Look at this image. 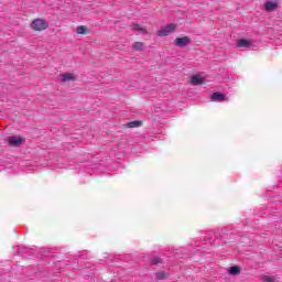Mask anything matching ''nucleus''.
<instances>
[{"label": "nucleus", "mask_w": 282, "mask_h": 282, "mask_svg": "<svg viewBox=\"0 0 282 282\" xmlns=\"http://www.w3.org/2000/svg\"><path fill=\"white\" fill-rule=\"evenodd\" d=\"M133 30L135 32H141L142 34H147V28L142 26V24H133Z\"/></svg>", "instance_id": "obj_12"}, {"label": "nucleus", "mask_w": 282, "mask_h": 282, "mask_svg": "<svg viewBox=\"0 0 282 282\" xmlns=\"http://www.w3.org/2000/svg\"><path fill=\"white\" fill-rule=\"evenodd\" d=\"M213 236L216 237V239H217L218 237H221V234L220 232H215V234H213Z\"/></svg>", "instance_id": "obj_19"}, {"label": "nucleus", "mask_w": 282, "mask_h": 282, "mask_svg": "<svg viewBox=\"0 0 282 282\" xmlns=\"http://www.w3.org/2000/svg\"><path fill=\"white\" fill-rule=\"evenodd\" d=\"M18 254H23V251H21V247H18Z\"/></svg>", "instance_id": "obj_20"}, {"label": "nucleus", "mask_w": 282, "mask_h": 282, "mask_svg": "<svg viewBox=\"0 0 282 282\" xmlns=\"http://www.w3.org/2000/svg\"><path fill=\"white\" fill-rule=\"evenodd\" d=\"M263 282H274V278L270 275H263L262 276Z\"/></svg>", "instance_id": "obj_16"}, {"label": "nucleus", "mask_w": 282, "mask_h": 282, "mask_svg": "<svg viewBox=\"0 0 282 282\" xmlns=\"http://www.w3.org/2000/svg\"><path fill=\"white\" fill-rule=\"evenodd\" d=\"M192 85H195V86H197V85H204V78H202V77L198 76V75H194V76L192 77Z\"/></svg>", "instance_id": "obj_9"}, {"label": "nucleus", "mask_w": 282, "mask_h": 282, "mask_svg": "<svg viewBox=\"0 0 282 282\" xmlns=\"http://www.w3.org/2000/svg\"><path fill=\"white\" fill-rule=\"evenodd\" d=\"M25 250V247H22Z\"/></svg>", "instance_id": "obj_21"}, {"label": "nucleus", "mask_w": 282, "mask_h": 282, "mask_svg": "<svg viewBox=\"0 0 282 282\" xmlns=\"http://www.w3.org/2000/svg\"><path fill=\"white\" fill-rule=\"evenodd\" d=\"M252 45V41L240 39L237 41V47H250Z\"/></svg>", "instance_id": "obj_7"}, {"label": "nucleus", "mask_w": 282, "mask_h": 282, "mask_svg": "<svg viewBox=\"0 0 282 282\" xmlns=\"http://www.w3.org/2000/svg\"><path fill=\"white\" fill-rule=\"evenodd\" d=\"M8 142L9 147H21L25 140L21 137H10Z\"/></svg>", "instance_id": "obj_4"}, {"label": "nucleus", "mask_w": 282, "mask_h": 282, "mask_svg": "<svg viewBox=\"0 0 282 282\" xmlns=\"http://www.w3.org/2000/svg\"><path fill=\"white\" fill-rule=\"evenodd\" d=\"M276 6H278L276 2L268 1L264 4V10L267 12H274V9L276 8Z\"/></svg>", "instance_id": "obj_8"}, {"label": "nucleus", "mask_w": 282, "mask_h": 282, "mask_svg": "<svg viewBox=\"0 0 282 282\" xmlns=\"http://www.w3.org/2000/svg\"><path fill=\"white\" fill-rule=\"evenodd\" d=\"M31 28L35 32H43V30H47V28H50V23L44 19H36L31 23Z\"/></svg>", "instance_id": "obj_1"}, {"label": "nucleus", "mask_w": 282, "mask_h": 282, "mask_svg": "<svg viewBox=\"0 0 282 282\" xmlns=\"http://www.w3.org/2000/svg\"><path fill=\"white\" fill-rule=\"evenodd\" d=\"M128 129H135L138 127H142V121H131L126 124Z\"/></svg>", "instance_id": "obj_11"}, {"label": "nucleus", "mask_w": 282, "mask_h": 282, "mask_svg": "<svg viewBox=\"0 0 282 282\" xmlns=\"http://www.w3.org/2000/svg\"><path fill=\"white\" fill-rule=\"evenodd\" d=\"M174 45L176 47H187V45H191V37L188 36L176 37L174 41Z\"/></svg>", "instance_id": "obj_3"}, {"label": "nucleus", "mask_w": 282, "mask_h": 282, "mask_svg": "<svg viewBox=\"0 0 282 282\" xmlns=\"http://www.w3.org/2000/svg\"><path fill=\"white\" fill-rule=\"evenodd\" d=\"M229 274H231V276H237L239 274H241V268L234 265L229 269Z\"/></svg>", "instance_id": "obj_10"}, {"label": "nucleus", "mask_w": 282, "mask_h": 282, "mask_svg": "<svg viewBox=\"0 0 282 282\" xmlns=\"http://www.w3.org/2000/svg\"><path fill=\"white\" fill-rule=\"evenodd\" d=\"M158 263H162V259H160V258H153V259H152V264H153V265H158Z\"/></svg>", "instance_id": "obj_17"}, {"label": "nucleus", "mask_w": 282, "mask_h": 282, "mask_svg": "<svg viewBox=\"0 0 282 282\" xmlns=\"http://www.w3.org/2000/svg\"><path fill=\"white\" fill-rule=\"evenodd\" d=\"M132 48L135 50V52H142V50H144V43L142 42H135L132 45Z\"/></svg>", "instance_id": "obj_13"}, {"label": "nucleus", "mask_w": 282, "mask_h": 282, "mask_svg": "<svg viewBox=\"0 0 282 282\" xmlns=\"http://www.w3.org/2000/svg\"><path fill=\"white\" fill-rule=\"evenodd\" d=\"M76 32L78 34H85V32H87V28L83 26V25L82 26H77Z\"/></svg>", "instance_id": "obj_15"}, {"label": "nucleus", "mask_w": 282, "mask_h": 282, "mask_svg": "<svg viewBox=\"0 0 282 282\" xmlns=\"http://www.w3.org/2000/svg\"><path fill=\"white\" fill-rule=\"evenodd\" d=\"M175 30H177V24L175 23L167 24L158 31V36H169V34H173Z\"/></svg>", "instance_id": "obj_2"}, {"label": "nucleus", "mask_w": 282, "mask_h": 282, "mask_svg": "<svg viewBox=\"0 0 282 282\" xmlns=\"http://www.w3.org/2000/svg\"><path fill=\"white\" fill-rule=\"evenodd\" d=\"M155 279H156L158 281H164V279H166V273H165L164 271L158 272V273L155 274Z\"/></svg>", "instance_id": "obj_14"}, {"label": "nucleus", "mask_w": 282, "mask_h": 282, "mask_svg": "<svg viewBox=\"0 0 282 282\" xmlns=\"http://www.w3.org/2000/svg\"><path fill=\"white\" fill-rule=\"evenodd\" d=\"M69 80H76V77L72 73H64L61 75L62 83H68Z\"/></svg>", "instance_id": "obj_6"}, {"label": "nucleus", "mask_w": 282, "mask_h": 282, "mask_svg": "<svg viewBox=\"0 0 282 282\" xmlns=\"http://www.w3.org/2000/svg\"><path fill=\"white\" fill-rule=\"evenodd\" d=\"M210 99L213 102H224V100H226V95L221 93H214Z\"/></svg>", "instance_id": "obj_5"}, {"label": "nucleus", "mask_w": 282, "mask_h": 282, "mask_svg": "<svg viewBox=\"0 0 282 282\" xmlns=\"http://www.w3.org/2000/svg\"><path fill=\"white\" fill-rule=\"evenodd\" d=\"M209 246H219V242H217V240L210 241V242H209Z\"/></svg>", "instance_id": "obj_18"}]
</instances>
